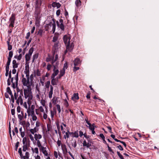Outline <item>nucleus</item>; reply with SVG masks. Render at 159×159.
I'll list each match as a JSON object with an SVG mask.
<instances>
[{
	"instance_id": "44",
	"label": "nucleus",
	"mask_w": 159,
	"mask_h": 159,
	"mask_svg": "<svg viewBox=\"0 0 159 159\" xmlns=\"http://www.w3.org/2000/svg\"><path fill=\"white\" fill-rule=\"evenodd\" d=\"M72 146L74 148H75L77 146L76 141L75 140L74 142L72 143Z\"/></svg>"
},
{
	"instance_id": "4",
	"label": "nucleus",
	"mask_w": 159,
	"mask_h": 159,
	"mask_svg": "<svg viewBox=\"0 0 159 159\" xmlns=\"http://www.w3.org/2000/svg\"><path fill=\"white\" fill-rule=\"evenodd\" d=\"M29 69L30 68L28 65L25 66L24 72L26 75V78L24 77V76L23 75H22V79L21 81L23 85H27L28 84H30V81Z\"/></svg>"
},
{
	"instance_id": "54",
	"label": "nucleus",
	"mask_w": 159,
	"mask_h": 159,
	"mask_svg": "<svg viewBox=\"0 0 159 159\" xmlns=\"http://www.w3.org/2000/svg\"><path fill=\"white\" fill-rule=\"evenodd\" d=\"M18 118L20 120H22V119L23 118V116L21 115L20 114H19L18 115Z\"/></svg>"
},
{
	"instance_id": "46",
	"label": "nucleus",
	"mask_w": 159,
	"mask_h": 159,
	"mask_svg": "<svg viewBox=\"0 0 159 159\" xmlns=\"http://www.w3.org/2000/svg\"><path fill=\"white\" fill-rule=\"evenodd\" d=\"M52 94L53 91H50L48 94V97L50 98H52Z\"/></svg>"
},
{
	"instance_id": "30",
	"label": "nucleus",
	"mask_w": 159,
	"mask_h": 159,
	"mask_svg": "<svg viewBox=\"0 0 159 159\" xmlns=\"http://www.w3.org/2000/svg\"><path fill=\"white\" fill-rule=\"evenodd\" d=\"M35 76H40L41 75L40 71L39 69H37L36 71L34 72Z\"/></svg>"
},
{
	"instance_id": "39",
	"label": "nucleus",
	"mask_w": 159,
	"mask_h": 159,
	"mask_svg": "<svg viewBox=\"0 0 159 159\" xmlns=\"http://www.w3.org/2000/svg\"><path fill=\"white\" fill-rule=\"evenodd\" d=\"M50 82L49 81H48L46 83L45 87L46 88L48 89L50 86Z\"/></svg>"
},
{
	"instance_id": "36",
	"label": "nucleus",
	"mask_w": 159,
	"mask_h": 159,
	"mask_svg": "<svg viewBox=\"0 0 159 159\" xmlns=\"http://www.w3.org/2000/svg\"><path fill=\"white\" fill-rule=\"evenodd\" d=\"M13 55V52L12 51H10L9 53V56L7 58L11 59Z\"/></svg>"
},
{
	"instance_id": "61",
	"label": "nucleus",
	"mask_w": 159,
	"mask_h": 159,
	"mask_svg": "<svg viewBox=\"0 0 159 159\" xmlns=\"http://www.w3.org/2000/svg\"><path fill=\"white\" fill-rule=\"evenodd\" d=\"M54 157L56 158H57L58 157V153L56 151H55L54 152Z\"/></svg>"
},
{
	"instance_id": "6",
	"label": "nucleus",
	"mask_w": 159,
	"mask_h": 159,
	"mask_svg": "<svg viewBox=\"0 0 159 159\" xmlns=\"http://www.w3.org/2000/svg\"><path fill=\"white\" fill-rule=\"evenodd\" d=\"M39 149L40 152H42L44 155V156H48L50 154H48V151L49 149L48 148H47L46 146L44 147L43 146L41 143H39V144L37 146Z\"/></svg>"
},
{
	"instance_id": "13",
	"label": "nucleus",
	"mask_w": 159,
	"mask_h": 159,
	"mask_svg": "<svg viewBox=\"0 0 159 159\" xmlns=\"http://www.w3.org/2000/svg\"><path fill=\"white\" fill-rule=\"evenodd\" d=\"M42 135L39 134H35L34 135V138L35 140L37 141V146L39 144V143H41L39 139H41L42 138Z\"/></svg>"
},
{
	"instance_id": "48",
	"label": "nucleus",
	"mask_w": 159,
	"mask_h": 159,
	"mask_svg": "<svg viewBox=\"0 0 159 159\" xmlns=\"http://www.w3.org/2000/svg\"><path fill=\"white\" fill-rule=\"evenodd\" d=\"M90 94L91 93L90 91H89L87 94L86 97L88 99H90Z\"/></svg>"
},
{
	"instance_id": "25",
	"label": "nucleus",
	"mask_w": 159,
	"mask_h": 159,
	"mask_svg": "<svg viewBox=\"0 0 159 159\" xmlns=\"http://www.w3.org/2000/svg\"><path fill=\"white\" fill-rule=\"evenodd\" d=\"M30 130L32 134H34V133L36 132L38 130V129L36 127H35L33 129H30Z\"/></svg>"
},
{
	"instance_id": "1",
	"label": "nucleus",
	"mask_w": 159,
	"mask_h": 159,
	"mask_svg": "<svg viewBox=\"0 0 159 159\" xmlns=\"http://www.w3.org/2000/svg\"><path fill=\"white\" fill-rule=\"evenodd\" d=\"M31 83L28 84L27 85H24L27 87V89H24V93L25 98V99L28 98L27 102L29 105L31 103V100L33 97L31 88Z\"/></svg>"
},
{
	"instance_id": "52",
	"label": "nucleus",
	"mask_w": 159,
	"mask_h": 159,
	"mask_svg": "<svg viewBox=\"0 0 159 159\" xmlns=\"http://www.w3.org/2000/svg\"><path fill=\"white\" fill-rule=\"evenodd\" d=\"M89 128L90 130H92L94 129V128L93 126H92L91 124L90 123H89Z\"/></svg>"
},
{
	"instance_id": "2",
	"label": "nucleus",
	"mask_w": 159,
	"mask_h": 159,
	"mask_svg": "<svg viewBox=\"0 0 159 159\" xmlns=\"http://www.w3.org/2000/svg\"><path fill=\"white\" fill-rule=\"evenodd\" d=\"M16 92H15L14 93V98L16 100V103L19 105V104L22 105L23 103V98H24L23 91L20 90L18 88H16Z\"/></svg>"
},
{
	"instance_id": "5",
	"label": "nucleus",
	"mask_w": 159,
	"mask_h": 159,
	"mask_svg": "<svg viewBox=\"0 0 159 159\" xmlns=\"http://www.w3.org/2000/svg\"><path fill=\"white\" fill-rule=\"evenodd\" d=\"M70 38L69 36L65 35L63 38L64 42L67 46V49L70 52L73 49L74 45L73 42L70 43Z\"/></svg>"
},
{
	"instance_id": "27",
	"label": "nucleus",
	"mask_w": 159,
	"mask_h": 159,
	"mask_svg": "<svg viewBox=\"0 0 159 159\" xmlns=\"http://www.w3.org/2000/svg\"><path fill=\"white\" fill-rule=\"evenodd\" d=\"M53 58V56H50L49 55H48V57H47L46 60V61L47 62H49L51 61H52V60Z\"/></svg>"
},
{
	"instance_id": "49",
	"label": "nucleus",
	"mask_w": 159,
	"mask_h": 159,
	"mask_svg": "<svg viewBox=\"0 0 159 159\" xmlns=\"http://www.w3.org/2000/svg\"><path fill=\"white\" fill-rule=\"evenodd\" d=\"M80 69V68L79 67H76V66H74L73 67V70L74 72L76 71L77 70H79Z\"/></svg>"
},
{
	"instance_id": "47",
	"label": "nucleus",
	"mask_w": 159,
	"mask_h": 159,
	"mask_svg": "<svg viewBox=\"0 0 159 159\" xmlns=\"http://www.w3.org/2000/svg\"><path fill=\"white\" fill-rule=\"evenodd\" d=\"M68 67V63L66 62L64 64V67L63 68V69H66Z\"/></svg>"
},
{
	"instance_id": "10",
	"label": "nucleus",
	"mask_w": 159,
	"mask_h": 159,
	"mask_svg": "<svg viewBox=\"0 0 159 159\" xmlns=\"http://www.w3.org/2000/svg\"><path fill=\"white\" fill-rule=\"evenodd\" d=\"M23 143L24 145L23 146L22 154L23 155L24 152H26V150L28 148L27 143L26 142V138L25 137L23 138Z\"/></svg>"
},
{
	"instance_id": "9",
	"label": "nucleus",
	"mask_w": 159,
	"mask_h": 159,
	"mask_svg": "<svg viewBox=\"0 0 159 159\" xmlns=\"http://www.w3.org/2000/svg\"><path fill=\"white\" fill-rule=\"evenodd\" d=\"M15 20V15L14 14H12L9 19L10 24L9 25V27L10 28L11 27L12 28L14 27Z\"/></svg>"
},
{
	"instance_id": "3",
	"label": "nucleus",
	"mask_w": 159,
	"mask_h": 159,
	"mask_svg": "<svg viewBox=\"0 0 159 159\" xmlns=\"http://www.w3.org/2000/svg\"><path fill=\"white\" fill-rule=\"evenodd\" d=\"M19 72H17L16 75H15L14 77H11V74H8L9 78L7 80V85L9 86L11 85V82L12 83V87L14 88H15L17 86L18 78Z\"/></svg>"
},
{
	"instance_id": "15",
	"label": "nucleus",
	"mask_w": 159,
	"mask_h": 159,
	"mask_svg": "<svg viewBox=\"0 0 159 159\" xmlns=\"http://www.w3.org/2000/svg\"><path fill=\"white\" fill-rule=\"evenodd\" d=\"M61 148L62 151V152L64 155L67 154L68 151L66 145L64 144L61 145Z\"/></svg>"
},
{
	"instance_id": "20",
	"label": "nucleus",
	"mask_w": 159,
	"mask_h": 159,
	"mask_svg": "<svg viewBox=\"0 0 159 159\" xmlns=\"http://www.w3.org/2000/svg\"><path fill=\"white\" fill-rule=\"evenodd\" d=\"M12 67L13 68H16L18 67L19 63L16 62V61L14 60L12 61Z\"/></svg>"
},
{
	"instance_id": "31",
	"label": "nucleus",
	"mask_w": 159,
	"mask_h": 159,
	"mask_svg": "<svg viewBox=\"0 0 159 159\" xmlns=\"http://www.w3.org/2000/svg\"><path fill=\"white\" fill-rule=\"evenodd\" d=\"M31 56V55H30L28 54H26L25 55V59L26 62L29 61L30 60Z\"/></svg>"
},
{
	"instance_id": "56",
	"label": "nucleus",
	"mask_w": 159,
	"mask_h": 159,
	"mask_svg": "<svg viewBox=\"0 0 159 159\" xmlns=\"http://www.w3.org/2000/svg\"><path fill=\"white\" fill-rule=\"evenodd\" d=\"M65 106L66 108H67L69 106V103H68L67 101L66 100H65Z\"/></svg>"
},
{
	"instance_id": "24",
	"label": "nucleus",
	"mask_w": 159,
	"mask_h": 159,
	"mask_svg": "<svg viewBox=\"0 0 159 159\" xmlns=\"http://www.w3.org/2000/svg\"><path fill=\"white\" fill-rule=\"evenodd\" d=\"M79 98L78 94L77 93H75L73 94V96L72 97V99L73 101H74L75 99L78 100Z\"/></svg>"
},
{
	"instance_id": "11",
	"label": "nucleus",
	"mask_w": 159,
	"mask_h": 159,
	"mask_svg": "<svg viewBox=\"0 0 159 159\" xmlns=\"http://www.w3.org/2000/svg\"><path fill=\"white\" fill-rule=\"evenodd\" d=\"M59 22L61 23L60 24L59 23V22L57 21L56 22L57 25L58 27L60 28V29L62 31L64 30V26L63 25V21L62 19H60L59 20Z\"/></svg>"
},
{
	"instance_id": "62",
	"label": "nucleus",
	"mask_w": 159,
	"mask_h": 159,
	"mask_svg": "<svg viewBox=\"0 0 159 159\" xmlns=\"http://www.w3.org/2000/svg\"><path fill=\"white\" fill-rule=\"evenodd\" d=\"M22 53H20L19 55L18 56V60H20L21 59V58L22 57Z\"/></svg>"
},
{
	"instance_id": "43",
	"label": "nucleus",
	"mask_w": 159,
	"mask_h": 159,
	"mask_svg": "<svg viewBox=\"0 0 159 159\" xmlns=\"http://www.w3.org/2000/svg\"><path fill=\"white\" fill-rule=\"evenodd\" d=\"M57 129L58 131V134H59V135H61V132L60 130V126H59V124H57Z\"/></svg>"
},
{
	"instance_id": "55",
	"label": "nucleus",
	"mask_w": 159,
	"mask_h": 159,
	"mask_svg": "<svg viewBox=\"0 0 159 159\" xmlns=\"http://www.w3.org/2000/svg\"><path fill=\"white\" fill-rule=\"evenodd\" d=\"M7 93H8L9 94V93H10L11 92V91L10 88L9 87H8L7 88Z\"/></svg>"
},
{
	"instance_id": "58",
	"label": "nucleus",
	"mask_w": 159,
	"mask_h": 159,
	"mask_svg": "<svg viewBox=\"0 0 159 159\" xmlns=\"http://www.w3.org/2000/svg\"><path fill=\"white\" fill-rule=\"evenodd\" d=\"M38 54H35L33 56V61H34V59H37L38 58Z\"/></svg>"
},
{
	"instance_id": "40",
	"label": "nucleus",
	"mask_w": 159,
	"mask_h": 159,
	"mask_svg": "<svg viewBox=\"0 0 159 159\" xmlns=\"http://www.w3.org/2000/svg\"><path fill=\"white\" fill-rule=\"evenodd\" d=\"M9 132L10 134V136L11 139V140L12 139L11 135V125L10 123L9 122Z\"/></svg>"
},
{
	"instance_id": "23",
	"label": "nucleus",
	"mask_w": 159,
	"mask_h": 159,
	"mask_svg": "<svg viewBox=\"0 0 159 159\" xmlns=\"http://www.w3.org/2000/svg\"><path fill=\"white\" fill-rule=\"evenodd\" d=\"M53 110L54 111H53L52 110L50 111V113H51V118L52 120L53 119V117L54 116V114H55L57 113V111L55 109V108L54 107L53 108Z\"/></svg>"
},
{
	"instance_id": "19",
	"label": "nucleus",
	"mask_w": 159,
	"mask_h": 159,
	"mask_svg": "<svg viewBox=\"0 0 159 159\" xmlns=\"http://www.w3.org/2000/svg\"><path fill=\"white\" fill-rule=\"evenodd\" d=\"M35 7L36 8H39L41 5V1H35Z\"/></svg>"
},
{
	"instance_id": "12",
	"label": "nucleus",
	"mask_w": 159,
	"mask_h": 159,
	"mask_svg": "<svg viewBox=\"0 0 159 159\" xmlns=\"http://www.w3.org/2000/svg\"><path fill=\"white\" fill-rule=\"evenodd\" d=\"M52 22H50L49 24H48V26H50L51 27H52V31L53 33H54L56 29V24L55 22V20L54 19H52Z\"/></svg>"
},
{
	"instance_id": "34",
	"label": "nucleus",
	"mask_w": 159,
	"mask_h": 159,
	"mask_svg": "<svg viewBox=\"0 0 159 159\" xmlns=\"http://www.w3.org/2000/svg\"><path fill=\"white\" fill-rule=\"evenodd\" d=\"M57 98H55L54 97L53 98L52 100V103L54 104H56L57 103Z\"/></svg>"
},
{
	"instance_id": "18",
	"label": "nucleus",
	"mask_w": 159,
	"mask_h": 159,
	"mask_svg": "<svg viewBox=\"0 0 159 159\" xmlns=\"http://www.w3.org/2000/svg\"><path fill=\"white\" fill-rule=\"evenodd\" d=\"M51 63L52 66L54 67V69H56L57 68L59 64L58 62L57 61H52Z\"/></svg>"
},
{
	"instance_id": "17",
	"label": "nucleus",
	"mask_w": 159,
	"mask_h": 159,
	"mask_svg": "<svg viewBox=\"0 0 159 159\" xmlns=\"http://www.w3.org/2000/svg\"><path fill=\"white\" fill-rule=\"evenodd\" d=\"M70 135H72V137L78 138L79 137L78 131V130L74 132H71L69 133Z\"/></svg>"
},
{
	"instance_id": "59",
	"label": "nucleus",
	"mask_w": 159,
	"mask_h": 159,
	"mask_svg": "<svg viewBox=\"0 0 159 159\" xmlns=\"http://www.w3.org/2000/svg\"><path fill=\"white\" fill-rule=\"evenodd\" d=\"M107 127L109 131L111 133H112V132L111 131V128L110 126H107Z\"/></svg>"
},
{
	"instance_id": "57",
	"label": "nucleus",
	"mask_w": 159,
	"mask_h": 159,
	"mask_svg": "<svg viewBox=\"0 0 159 159\" xmlns=\"http://www.w3.org/2000/svg\"><path fill=\"white\" fill-rule=\"evenodd\" d=\"M19 142H17L15 145V150L16 151H17L18 148L19 146Z\"/></svg>"
},
{
	"instance_id": "14",
	"label": "nucleus",
	"mask_w": 159,
	"mask_h": 159,
	"mask_svg": "<svg viewBox=\"0 0 159 159\" xmlns=\"http://www.w3.org/2000/svg\"><path fill=\"white\" fill-rule=\"evenodd\" d=\"M40 13V11L39 8H35L34 16L36 20L39 19Z\"/></svg>"
},
{
	"instance_id": "60",
	"label": "nucleus",
	"mask_w": 159,
	"mask_h": 159,
	"mask_svg": "<svg viewBox=\"0 0 159 159\" xmlns=\"http://www.w3.org/2000/svg\"><path fill=\"white\" fill-rule=\"evenodd\" d=\"M30 36V32H28L26 34V36L25 37L26 39H28L29 38Z\"/></svg>"
},
{
	"instance_id": "64",
	"label": "nucleus",
	"mask_w": 159,
	"mask_h": 159,
	"mask_svg": "<svg viewBox=\"0 0 159 159\" xmlns=\"http://www.w3.org/2000/svg\"><path fill=\"white\" fill-rule=\"evenodd\" d=\"M55 42V43H54V47L55 48H57L58 47V42L57 41V42Z\"/></svg>"
},
{
	"instance_id": "32",
	"label": "nucleus",
	"mask_w": 159,
	"mask_h": 159,
	"mask_svg": "<svg viewBox=\"0 0 159 159\" xmlns=\"http://www.w3.org/2000/svg\"><path fill=\"white\" fill-rule=\"evenodd\" d=\"M31 150L33 151V152L35 153H36L38 154L39 153V149L38 148H32Z\"/></svg>"
},
{
	"instance_id": "37",
	"label": "nucleus",
	"mask_w": 159,
	"mask_h": 159,
	"mask_svg": "<svg viewBox=\"0 0 159 159\" xmlns=\"http://www.w3.org/2000/svg\"><path fill=\"white\" fill-rule=\"evenodd\" d=\"M34 51V48L33 47H31L29 50V53L28 54H29L30 55H32V54Z\"/></svg>"
},
{
	"instance_id": "8",
	"label": "nucleus",
	"mask_w": 159,
	"mask_h": 159,
	"mask_svg": "<svg viewBox=\"0 0 159 159\" xmlns=\"http://www.w3.org/2000/svg\"><path fill=\"white\" fill-rule=\"evenodd\" d=\"M18 153L19 154L20 158L21 159H29L30 157V153L28 152H25V155H23L21 148H20L19 149Z\"/></svg>"
},
{
	"instance_id": "35",
	"label": "nucleus",
	"mask_w": 159,
	"mask_h": 159,
	"mask_svg": "<svg viewBox=\"0 0 159 159\" xmlns=\"http://www.w3.org/2000/svg\"><path fill=\"white\" fill-rule=\"evenodd\" d=\"M75 3L76 6L78 7L80 6L81 5V1H76Z\"/></svg>"
},
{
	"instance_id": "21",
	"label": "nucleus",
	"mask_w": 159,
	"mask_h": 159,
	"mask_svg": "<svg viewBox=\"0 0 159 159\" xmlns=\"http://www.w3.org/2000/svg\"><path fill=\"white\" fill-rule=\"evenodd\" d=\"M27 112L29 115L31 116L34 115V111L31 110L30 108H29L27 110Z\"/></svg>"
},
{
	"instance_id": "41",
	"label": "nucleus",
	"mask_w": 159,
	"mask_h": 159,
	"mask_svg": "<svg viewBox=\"0 0 159 159\" xmlns=\"http://www.w3.org/2000/svg\"><path fill=\"white\" fill-rule=\"evenodd\" d=\"M117 153L120 159H124L123 156L119 152L117 151Z\"/></svg>"
},
{
	"instance_id": "7",
	"label": "nucleus",
	"mask_w": 159,
	"mask_h": 159,
	"mask_svg": "<svg viewBox=\"0 0 159 159\" xmlns=\"http://www.w3.org/2000/svg\"><path fill=\"white\" fill-rule=\"evenodd\" d=\"M84 136L87 139L88 142L87 143L86 140H84L83 143V147H86L88 148H89L92 146L91 139L90 138L89 136L87 135L86 133L84 134Z\"/></svg>"
},
{
	"instance_id": "28",
	"label": "nucleus",
	"mask_w": 159,
	"mask_h": 159,
	"mask_svg": "<svg viewBox=\"0 0 159 159\" xmlns=\"http://www.w3.org/2000/svg\"><path fill=\"white\" fill-rule=\"evenodd\" d=\"M69 133H70V132H69V130H68L67 132L65 133V135H64L63 138L65 139H66V138L68 139L70 137V135Z\"/></svg>"
},
{
	"instance_id": "38",
	"label": "nucleus",
	"mask_w": 159,
	"mask_h": 159,
	"mask_svg": "<svg viewBox=\"0 0 159 159\" xmlns=\"http://www.w3.org/2000/svg\"><path fill=\"white\" fill-rule=\"evenodd\" d=\"M54 54H55V53L54 52L53 56H54ZM58 55L57 54H56L55 56V58L54 59L53 58V60H52V61H56L58 59Z\"/></svg>"
},
{
	"instance_id": "51",
	"label": "nucleus",
	"mask_w": 159,
	"mask_h": 159,
	"mask_svg": "<svg viewBox=\"0 0 159 159\" xmlns=\"http://www.w3.org/2000/svg\"><path fill=\"white\" fill-rule=\"evenodd\" d=\"M38 109L41 112H43L44 111V109L42 106H40Z\"/></svg>"
},
{
	"instance_id": "22",
	"label": "nucleus",
	"mask_w": 159,
	"mask_h": 159,
	"mask_svg": "<svg viewBox=\"0 0 159 159\" xmlns=\"http://www.w3.org/2000/svg\"><path fill=\"white\" fill-rule=\"evenodd\" d=\"M56 69H54V68L53 70V73L51 77H53V78L55 77L59 73V70L58 69L56 70Z\"/></svg>"
},
{
	"instance_id": "16",
	"label": "nucleus",
	"mask_w": 159,
	"mask_h": 159,
	"mask_svg": "<svg viewBox=\"0 0 159 159\" xmlns=\"http://www.w3.org/2000/svg\"><path fill=\"white\" fill-rule=\"evenodd\" d=\"M74 66H80L81 64V61L80 59L79 58H76L74 61Z\"/></svg>"
},
{
	"instance_id": "29",
	"label": "nucleus",
	"mask_w": 159,
	"mask_h": 159,
	"mask_svg": "<svg viewBox=\"0 0 159 159\" xmlns=\"http://www.w3.org/2000/svg\"><path fill=\"white\" fill-rule=\"evenodd\" d=\"M65 69H62L60 70V74L59 75V78H61L62 76L65 73Z\"/></svg>"
},
{
	"instance_id": "53",
	"label": "nucleus",
	"mask_w": 159,
	"mask_h": 159,
	"mask_svg": "<svg viewBox=\"0 0 159 159\" xmlns=\"http://www.w3.org/2000/svg\"><path fill=\"white\" fill-rule=\"evenodd\" d=\"M32 116V119L33 120L35 121L37 119V117L35 115L32 116Z\"/></svg>"
},
{
	"instance_id": "26",
	"label": "nucleus",
	"mask_w": 159,
	"mask_h": 159,
	"mask_svg": "<svg viewBox=\"0 0 159 159\" xmlns=\"http://www.w3.org/2000/svg\"><path fill=\"white\" fill-rule=\"evenodd\" d=\"M51 79H52L51 80V84L52 85H57V80H56L55 79V77L53 78V77H51Z\"/></svg>"
},
{
	"instance_id": "63",
	"label": "nucleus",
	"mask_w": 159,
	"mask_h": 159,
	"mask_svg": "<svg viewBox=\"0 0 159 159\" xmlns=\"http://www.w3.org/2000/svg\"><path fill=\"white\" fill-rule=\"evenodd\" d=\"M52 65L51 64H48L47 66V68L48 70H49L51 69Z\"/></svg>"
},
{
	"instance_id": "50",
	"label": "nucleus",
	"mask_w": 159,
	"mask_h": 159,
	"mask_svg": "<svg viewBox=\"0 0 159 159\" xmlns=\"http://www.w3.org/2000/svg\"><path fill=\"white\" fill-rule=\"evenodd\" d=\"M107 147H108V150L110 152H111L112 154H114V152L111 149V148L110 147H109V146L108 145H107Z\"/></svg>"
},
{
	"instance_id": "42",
	"label": "nucleus",
	"mask_w": 159,
	"mask_h": 159,
	"mask_svg": "<svg viewBox=\"0 0 159 159\" xmlns=\"http://www.w3.org/2000/svg\"><path fill=\"white\" fill-rule=\"evenodd\" d=\"M58 37L57 36H55L53 38L52 41L53 42H57Z\"/></svg>"
},
{
	"instance_id": "45",
	"label": "nucleus",
	"mask_w": 159,
	"mask_h": 159,
	"mask_svg": "<svg viewBox=\"0 0 159 159\" xmlns=\"http://www.w3.org/2000/svg\"><path fill=\"white\" fill-rule=\"evenodd\" d=\"M8 61L7 62L6 66H9L10 65L11 59L7 58Z\"/></svg>"
},
{
	"instance_id": "33",
	"label": "nucleus",
	"mask_w": 159,
	"mask_h": 159,
	"mask_svg": "<svg viewBox=\"0 0 159 159\" xmlns=\"http://www.w3.org/2000/svg\"><path fill=\"white\" fill-rule=\"evenodd\" d=\"M56 106L57 110L58 113L60 114L61 111V109L60 105L59 104H57Z\"/></svg>"
}]
</instances>
